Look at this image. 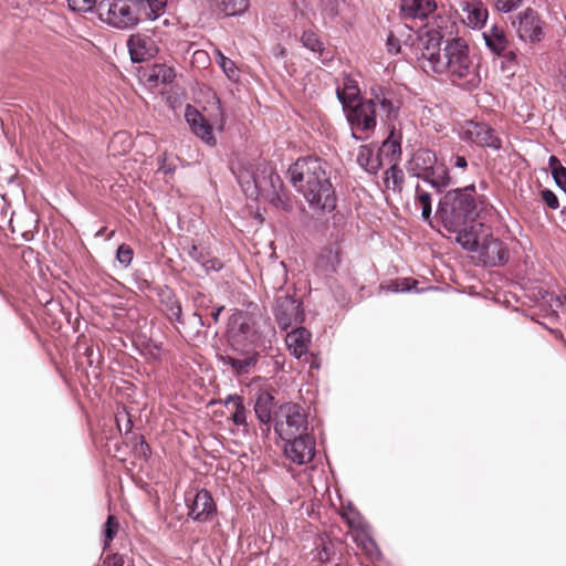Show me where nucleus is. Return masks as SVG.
Here are the masks:
<instances>
[{
  "instance_id": "7",
  "label": "nucleus",
  "mask_w": 566,
  "mask_h": 566,
  "mask_svg": "<svg viewBox=\"0 0 566 566\" xmlns=\"http://www.w3.org/2000/svg\"><path fill=\"white\" fill-rule=\"evenodd\" d=\"M455 29L454 22L439 17V21L436 22L434 27L418 35L417 44H412L415 46V55L418 66L427 74L432 73L436 65H440L439 60L442 56L446 41L451 32H455Z\"/></svg>"
},
{
  "instance_id": "54",
  "label": "nucleus",
  "mask_w": 566,
  "mask_h": 566,
  "mask_svg": "<svg viewBox=\"0 0 566 566\" xmlns=\"http://www.w3.org/2000/svg\"><path fill=\"white\" fill-rule=\"evenodd\" d=\"M193 302L198 308H208L212 303V300L207 298L203 293L197 292V294L193 296Z\"/></svg>"
},
{
  "instance_id": "35",
  "label": "nucleus",
  "mask_w": 566,
  "mask_h": 566,
  "mask_svg": "<svg viewBox=\"0 0 566 566\" xmlns=\"http://www.w3.org/2000/svg\"><path fill=\"white\" fill-rule=\"evenodd\" d=\"M132 444V451L138 459L147 461L151 455V448L142 434H133L129 438Z\"/></svg>"
},
{
  "instance_id": "62",
  "label": "nucleus",
  "mask_w": 566,
  "mask_h": 566,
  "mask_svg": "<svg viewBox=\"0 0 566 566\" xmlns=\"http://www.w3.org/2000/svg\"><path fill=\"white\" fill-rule=\"evenodd\" d=\"M198 323H199V325H200V326H203V327H205V326H207V327H209V324H207V323L203 321L202 316H199Z\"/></svg>"
},
{
  "instance_id": "56",
  "label": "nucleus",
  "mask_w": 566,
  "mask_h": 566,
  "mask_svg": "<svg viewBox=\"0 0 566 566\" xmlns=\"http://www.w3.org/2000/svg\"><path fill=\"white\" fill-rule=\"evenodd\" d=\"M223 310H224L223 305H216L212 307L211 318L213 319L214 323H217L219 321L220 314L223 312Z\"/></svg>"
},
{
  "instance_id": "47",
  "label": "nucleus",
  "mask_w": 566,
  "mask_h": 566,
  "mask_svg": "<svg viewBox=\"0 0 566 566\" xmlns=\"http://www.w3.org/2000/svg\"><path fill=\"white\" fill-rule=\"evenodd\" d=\"M522 3V0H494V6L497 11L503 13H509L515 10L520 4Z\"/></svg>"
},
{
  "instance_id": "45",
  "label": "nucleus",
  "mask_w": 566,
  "mask_h": 566,
  "mask_svg": "<svg viewBox=\"0 0 566 566\" xmlns=\"http://www.w3.org/2000/svg\"><path fill=\"white\" fill-rule=\"evenodd\" d=\"M118 531V523L114 516L109 515L104 524V536H105V546L108 542L113 541Z\"/></svg>"
},
{
  "instance_id": "1",
  "label": "nucleus",
  "mask_w": 566,
  "mask_h": 566,
  "mask_svg": "<svg viewBox=\"0 0 566 566\" xmlns=\"http://www.w3.org/2000/svg\"><path fill=\"white\" fill-rule=\"evenodd\" d=\"M227 337L229 353L219 354L218 360L231 368L235 377L252 371L260 355L271 347V339L259 328L254 318L247 312L235 311L229 318Z\"/></svg>"
},
{
  "instance_id": "19",
  "label": "nucleus",
  "mask_w": 566,
  "mask_h": 566,
  "mask_svg": "<svg viewBox=\"0 0 566 566\" xmlns=\"http://www.w3.org/2000/svg\"><path fill=\"white\" fill-rule=\"evenodd\" d=\"M370 93L373 96L370 99L375 101L376 106L379 105L381 116H385L389 122L398 118L401 101L392 90L377 85L371 87Z\"/></svg>"
},
{
  "instance_id": "57",
  "label": "nucleus",
  "mask_w": 566,
  "mask_h": 566,
  "mask_svg": "<svg viewBox=\"0 0 566 566\" xmlns=\"http://www.w3.org/2000/svg\"><path fill=\"white\" fill-rule=\"evenodd\" d=\"M261 431H262V436L264 438H268L270 431H271V427H272V423H269V424H261Z\"/></svg>"
},
{
  "instance_id": "28",
  "label": "nucleus",
  "mask_w": 566,
  "mask_h": 566,
  "mask_svg": "<svg viewBox=\"0 0 566 566\" xmlns=\"http://www.w3.org/2000/svg\"><path fill=\"white\" fill-rule=\"evenodd\" d=\"M377 153L381 160L387 159L389 163L395 161L396 158L400 156L401 136L400 134L396 136V128L394 125H389L388 136L382 140L381 145L378 147Z\"/></svg>"
},
{
  "instance_id": "15",
  "label": "nucleus",
  "mask_w": 566,
  "mask_h": 566,
  "mask_svg": "<svg viewBox=\"0 0 566 566\" xmlns=\"http://www.w3.org/2000/svg\"><path fill=\"white\" fill-rule=\"evenodd\" d=\"M348 510L353 514V517L348 518V524L356 530L355 542L366 553L370 560L379 559L381 557V552L369 533V525L364 521L355 507L349 505Z\"/></svg>"
},
{
  "instance_id": "61",
  "label": "nucleus",
  "mask_w": 566,
  "mask_h": 566,
  "mask_svg": "<svg viewBox=\"0 0 566 566\" xmlns=\"http://www.w3.org/2000/svg\"><path fill=\"white\" fill-rule=\"evenodd\" d=\"M547 317L549 321L557 319L558 313L556 311H552Z\"/></svg>"
},
{
  "instance_id": "25",
  "label": "nucleus",
  "mask_w": 566,
  "mask_h": 566,
  "mask_svg": "<svg viewBox=\"0 0 566 566\" xmlns=\"http://www.w3.org/2000/svg\"><path fill=\"white\" fill-rule=\"evenodd\" d=\"M208 4L220 18L240 17L249 9L248 0H209Z\"/></svg>"
},
{
  "instance_id": "33",
  "label": "nucleus",
  "mask_w": 566,
  "mask_h": 566,
  "mask_svg": "<svg viewBox=\"0 0 566 566\" xmlns=\"http://www.w3.org/2000/svg\"><path fill=\"white\" fill-rule=\"evenodd\" d=\"M415 192V200L421 206L422 220L430 223L432 214L431 195L423 190L419 184L416 185Z\"/></svg>"
},
{
  "instance_id": "13",
  "label": "nucleus",
  "mask_w": 566,
  "mask_h": 566,
  "mask_svg": "<svg viewBox=\"0 0 566 566\" xmlns=\"http://www.w3.org/2000/svg\"><path fill=\"white\" fill-rule=\"evenodd\" d=\"M463 139L483 148L500 150L502 140L494 128L485 122L467 120L463 127Z\"/></svg>"
},
{
  "instance_id": "51",
  "label": "nucleus",
  "mask_w": 566,
  "mask_h": 566,
  "mask_svg": "<svg viewBox=\"0 0 566 566\" xmlns=\"http://www.w3.org/2000/svg\"><path fill=\"white\" fill-rule=\"evenodd\" d=\"M186 251L188 256L199 264H201L206 258L205 252L199 250L196 244L189 245L188 248H186Z\"/></svg>"
},
{
  "instance_id": "39",
  "label": "nucleus",
  "mask_w": 566,
  "mask_h": 566,
  "mask_svg": "<svg viewBox=\"0 0 566 566\" xmlns=\"http://www.w3.org/2000/svg\"><path fill=\"white\" fill-rule=\"evenodd\" d=\"M217 62L221 70L224 72L228 78L234 80L238 76V67L234 62L223 55L220 50L216 51Z\"/></svg>"
},
{
  "instance_id": "63",
  "label": "nucleus",
  "mask_w": 566,
  "mask_h": 566,
  "mask_svg": "<svg viewBox=\"0 0 566 566\" xmlns=\"http://www.w3.org/2000/svg\"><path fill=\"white\" fill-rule=\"evenodd\" d=\"M115 138H117V139L125 138V139H126V138H127V136H126V134H125V133H117V134L115 135Z\"/></svg>"
},
{
  "instance_id": "12",
  "label": "nucleus",
  "mask_w": 566,
  "mask_h": 566,
  "mask_svg": "<svg viewBox=\"0 0 566 566\" xmlns=\"http://www.w3.org/2000/svg\"><path fill=\"white\" fill-rule=\"evenodd\" d=\"M482 39L489 52L500 57L502 70H513L517 65V53L512 48L506 32L502 27L494 23L482 32Z\"/></svg>"
},
{
  "instance_id": "21",
  "label": "nucleus",
  "mask_w": 566,
  "mask_h": 566,
  "mask_svg": "<svg viewBox=\"0 0 566 566\" xmlns=\"http://www.w3.org/2000/svg\"><path fill=\"white\" fill-rule=\"evenodd\" d=\"M188 516L198 522H206L211 515L217 512L216 503L211 493L206 490H199L192 497L191 503H188Z\"/></svg>"
},
{
  "instance_id": "10",
  "label": "nucleus",
  "mask_w": 566,
  "mask_h": 566,
  "mask_svg": "<svg viewBox=\"0 0 566 566\" xmlns=\"http://www.w3.org/2000/svg\"><path fill=\"white\" fill-rule=\"evenodd\" d=\"M307 429V416L302 406L295 402H286L280 406L274 419V431L282 440H291V437L305 433Z\"/></svg>"
},
{
  "instance_id": "14",
  "label": "nucleus",
  "mask_w": 566,
  "mask_h": 566,
  "mask_svg": "<svg viewBox=\"0 0 566 566\" xmlns=\"http://www.w3.org/2000/svg\"><path fill=\"white\" fill-rule=\"evenodd\" d=\"M273 315L283 331L303 321L301 303L291 295H282L275 298Z\"/></svg>"
},
{
  "instance_id": "49",
  "label": "nucleus",
  "mask_w": 566,
  "mask_h": 566,
  "mask_svg": "<svg viewBox=\"0 0 566 566\" xmlns=\"http://www.w3.org/2000/svg\"><path fill=\"white\" fill-rule=\"evenodd\" d=\"M386 48L390 54H398L400 52V41L395 36L392 32H390L387 36Z\"/></svg>"
},
{
  "instance_id": "36",
  "label": "nucleus",
  "mask_w": 566,
  "mask_h": 566,
  "mask_svg": "<svg viewBox=\"0 0 566 566\" xmlns=\"http://www.w3.org/2000/svg\"><path fill=\"white\" fill-rule=\"evenodd\" d=\"M259 171L268 174V191L265 193L283 189V181L273 167L265 163L259 164Z\"/></svg>"
},
{
  "instance_id": "31",
  "label": "nucleus",
  "mask_w": 566,
  "mask_h": 566,
  "mask_svg": "<svg viewBox=\"0 0 566 566\" xmlns=\"http://www.w3.org/2000/svg\"><path fill=\"white\" fill-rule=\"evenodd\" d=\"M405 180V174L402 169L392 163L389 169L385 171L384 184L386 188L391 189L394 192H401Z\"/></svg>"
},
{
  "instance_id": "44",
  "label": "nucleus",
  "mask_w": 566,
  "mask_h": 566,
  "mask_svg": "<svg viewBox=\"0 0 566 566\" xmlns=\"http://www.w3.org/2000/svg\"><path fill=\"white\" fill-rule=\"evenodd\" d=\"M317 557H318V562L322 565L335 563L334 545L331 542L324 543L323 547L317 553Z\"/></svg>"
},
{
  "instance_id": "34",
  "label": "nucleus",
  "mask_w": 566,
  "mask_h": 566,
  "mask_svg": "<svg viewBox=\"0 0 566 566\" xmlns=\"http://www.w3.org/2000/svg\"><path fill=\"white\" fill-rule=\"evenodd\" d=\"M176 77L174 67L166 64H155L149 75L150 81L161 84H170Z\"/></svg>"
},
{
  "instance_id": "41",
  "label": "nucleus",
  "mask_w": 566,
  "mask_h": 566,
  "mask_svg": "<svg viewBox=\"0 0 566 566\" xmlns=\"http://www.w3.org/2000/svg\"><path fill=\"white\" fill-rule=\"evenodd\" d=\"M337 99L340 102V98L352 105H356L357 101L360 98L359 95V88L356 85H348L344 90L337 88L336 91Z\"/></svg>"
},
{
  "instance_id": "11",
  "label": "nucleus",
  "mask_w": 566,
  "mask_h": 566,
  "mask_svg": "<svg viewBox=\"0 0 566 566\" xmlns=\"http://www.w3.org/2000/svg\"><path fill=\"white\" fill-rule=\"evenodd\" d=\"M511 27L518 40L525 43L536 44L545 36V21L530 7L511 17Z\"/></svg>"
},
{
  "instance_id": "18",
  "label": "nucleus",
  "mask_w": 566,
  "mask_h": 566,
  "mask_svg": "<svg viewBox=\"0 0 566 566\" xmlns=\"http://www.w3.org/2000/svg\"><path fill=\"white\" fill-rule=\"evenodd\" d=\"M185 118L191 132L208 146H216L217 139L209 120L192 105L187 104Z\"/></svg>"
},
{
  "instance_id": "26",
  "label": "nucleus",
  "mask_w": 566,
  "mask_h": 566,
  "mask_svg": "<svg viewBox=\"0 0 566 566\" xmlns=\"http://www.w3.org/2000/svg\"><path fill=\"white\" fill-rule=\"evenodd\" d=\"M274 407V397L268 390H258L254 395V405L253 410L256 419L260 424H269L272 423Z\"/></svg>"
},
{
  "instance_id": "40",
  "label": "nucleus",
  "mask_w": 566,
  "mask_h": 566,
  "mask_svg": "<svg viewBox=\"0 0 566 566\" xmlns=\"http://www.w3.org/2000/svg\"><path fill=\"white\" fill-rule=\"evenodd\" d=\"M264 196L275 208H281L284 211H290L292 209V205L289 202L286 195L283 192V189L265 193Z\"/></svg>"
},
{
  "instance_id": "27",
  "label": "nucleus",
  "mask_w": 566,
  "mask_h": 566,
  "mask_svg": "<svg viewBox=\"0 0 566 566\" xmlns=\"http://www.w3.org/2000/svg\"><path fill=\"white\" fill-rule=\"evenodd\" d=\"M462 11L467 14L465 22L471 29H482L489 18V11L481 0L464 2Z\"/></svg>"
},
{
  "instance_id": "23",
  "label": "nucleus",
  "mask_w": 566,
  "mask_h": 566,
  "mask_svg": "<svg viewBox=\"0 0 566 566\" xmlns=\"http://www.w3.org/2000/svg\"><path fill=\"white\" fill-rule=\"evenodd\" d=\"M223 405L230 412V420L239 428H242L244 433L249 432L248 415L249 411L244 405V398L238 394L228 395Z\"/></svg>"
},
{
  "instance_id": "5",
  "label": "nucleus",
  "mask_w": 566,
  "mask_h": 566,
  "mask_svg": "<svg viewBox=\"0 0 566 566\" xmlns=\"http://www.w3.org/2000/svg\"><path fill=\"white\" fill-rule=\"evenodd\" d=\"M436 216L444 229L457 237L462 232H469L472 224L479 223L475 221L479 216L475 186L469 185L447 191L438 202Z\"/></svg>"
},
{
  "instance_id": "3",
  "label": "nucleus",
  "mask_w": 566,
  "mask_h": 566,
  "mask_svg": "<svg viewBox=\"0 0 566 566\" xmlns=\"http://www.w3.org/2000/svg\"><path fill=\"white\" fill-rule=\"evenodd\" d=\"M439 64L432 74H444L453 85L465 91H473L480 86V63L471 55L468 42L459 36L457 31L449 34Z\"/></svg>"
},
{
  "instance_id": "30",
  "label": "nucleus",
  "mask_w": 566,
  "mask_h": 566,
  "mask_svg": "<svg viewBox=\"0 0 566 566\" xmlns=\"http://www.w3.org/2000/svg\"><path fill=\"white\" fill-rule=\"evenodd\" d=\"M244 187V195L252 199H258L260 196L265 195L268 191V174L259 171V165L255 171H253V178L247 181Z\"/></svg>"
},
{
  "instance_id": "59",
  "label": "nucleus",
  "mask_w": 566,
  "mask_h": 566,
  "mask_svg": "<svg viewBox=\"0 0 566 566\" xmlns=\"http://www.w3.org/2000/svg\"><path fill=\"white\" fill-rule=\"evenodd\" d=\"M554 301L556 303L557 306H562L564 304V302L566 303V295L563 296V300L560 296H555L554 297Z\"/></svg>"
},
{
  "instance_id": "24",
  "label": "nucleus",
  "mask_w": 566,
  "mask_h": 566,
  "mask_svg": "<svg viewBox=\"0 0 566 566\" xmlns=\"http://www.w3.org/2000/svg\"><path fill=\"white\" fill-rule=\"evenodd\" d=\"M285 343L291 354L300 359L308 352L311 333L305 327H295L286 334Z\"/></svg>"
},
{
  "instance_id": "6",
  "label": "nucleus",
  "mask_w": 566,
  "mask_h": 566,
  "mask_svg": "<svg viewBox=\"0 0 566 566\" xmlns=\"http://www.w3.org/2000/svg\"><path fill=\"white\" fill-rule=\"evenodd\" d=\"M455 241L467 251L478 253L484 266H503L510 260V250L504 241L493 237L491 228L484 223L472 224L469 232L455 237Z\"/></svg>"
},
{
  "instance_id": "32",
  "label": "nucleus",
  "mask_w": 566,
  "mask_h": 566,
  "mask_svg": "<svg viewBox=\"0 0 566 566\" xmlns=\"http://www.w3.org/2000/svg\"><path fill=\"white\" fill-rule=\"evenodd\" d=\"M343 0H321V15L324 24L338 23Z\"/></svg>"
},
{
  "instance_id": "58",
  "label": "nucleus",
  "mask_w": 566,
  "mask_h": 566,
  "mask_svg": "<svg viewBox=\"0 0 566 566\" xmlns=\"http://www.w3.org/2000/svg\"><path fill=\"white\" fill-rule=\"evenodd\" d=\"M85 355L87 356L90 364H93V357H94L93 347H86Z\"/></svg>"
},
{
  "instance_id": "42",
  "label": "nucleus",
  "mask_w": 566,
  "mask_h": 566,
  "mask_svg": "<svg viewBox=\"0 0 566 566\" xmlns=\"http://www.w3.org/2000/svg\"><path fill=\"white\" fill-rule=\"evenodd\" d=\"M416 285L417 281L413 279H398L392 281L387 290L394 293H405L416 289Z\"/></svg>"
},
{
  "instance_id": "46",
  "label": "nucleus",
  "mask_w": 566,
  "mask_h": 566,
  "mask_svg": "<svg viewBox=\"0 0 566 566\" xmlns=\"http://www.w3.org/2000/svg\"><path fill=\"white\" fill-rule=\"evenodd\" d=\"M541 199L543 202L552 210H557L559 208V200L556 193L548 189L544 188L539 192Z\"/></svg>"
},
{
  "instance_id": "20",
  "label": "nucleus",
  "mask_w": 566,
  "mask_h": 566,
  "mask_svg": "<svg viewBox=\"0 0 566 566\" xmlns=\"http://www.w3.org/2000/svg\"><path fill=\"white\" fill-rule=\"evenodd\" d=\"M156 294L167 319L172 323L185 324L182 305L174 290L165 284L157 286Z\"/></svg>"
},
{
  "instance_id": "17",
  "label": "nucleus",
  "mask_w": 566,
  "mask_h": 566,
  "mask_svg": "<svg viewBox=\"0 0 566 566\" xmlns=\"http://www.w3.org/2000/svg\"><path fill=\"white\" fill-rule=\"evenodd\" d=\"M127 48L133 63L148 61L158 53L156 41L146 33L132 34L127 40Z\"/></svg>"
},
{
  "instance_id": "37",
  "label": "nucleus",
  "mask_w": 566,
  "mask_h": 566,
  "mask_svg": "<svg viewBox=\"0 0 566 566\" xmlns=\"http://www.w3.org/2000/svg\"><path fill=\"white\" fill-rule=\"evenodd\" d=\"M70 10L78 13L95 12L98 15L101 0H66Z\"/></svg>"
},
{
  "instance_id": "52",
  "label": "nucleus",
  "mask_w": 566,
  "mask_h": 566,
  "mask_svg": "<svg viewBox=\"0 0 566 566\" xmlns=\"http://www.w3.org/2000/svg\"><path fill=\"white\" fill-rule=\"evenodd\" d=\"M135 284H136V287L145 293V292H156V286L153 285V283L150 281H148L147 279H144V277H136L135 279Z\"/></svg>"
},
{
  "instance_id": "43",
  "label": "nucleus",
  "mask_w": 566,
  "mask_h": 566,
  "mask_svg": "<svg viewBox=\"0 0 566 566\" xmlns=\"http://www.w3.org/2000/svg\"><path fill=\"white\" fill-rule=\"evenodd\" d=\"M134 259V251L130 245L122 243L116 250V260L124 268H128Z\"/></svg>"
},
{
  "instance_id": "38",
  "label": "nucleus",
  "mask_w": 566,
  "mask_h": 566,
  "mask_svg": "<svg viewBox=\"0 0 566 566\" xmlns=\"http://www.w3.org/2000/svg\"><path fill=\"white\" fill-rule=\"evenodd\" d=\"M302 44L315 53H322L324 51V44L312 30H305L301 36Z\"/></svg>"
},
{
  "instance_id": "16",
  "label": "nucleus",
  "mask_w": 566,
  "mask_h": 566,
  "mask_svg": "<svg viewBox=\"0 0 566 566\" xmlns=\"http://www.w3.org/2000/svg\"><path fill=\"white\" fill-rule=\"evenodd\" d=\"M284 453L292 462L302 465L313 460L315 455V439L302 433L291 437V440H283Z\"/></svg>"
},
{
  "instance_id": "53",
  "label": "nucleus",
  "mask_w": 566,
  "mask_h": 566,
  "mask_svg": "<svg viewBox=\"0 0 566 566\" xmlns=\"http://www.w3.org/2000/svg\"><path fill=\"white\" fill-rule=\"evenodd\" d=\"M103 566H124V556L120 554L107 555L104 558Z\"/></svg>"
},
{
  "instance_id": "9",
  "label": "nucleus",
  "mask_w": 566,
  "mask_h": 566,
  "mask_svg": "<svg viewBox=\"0 0 566 566\" xmlns=\"http://www.w3.org/2000/svg\"><path fill=\"white\" fill-rule=\"evenodd\" d=\"M343 113L350 128V136L357 142L370 138L377 126V113L374 99H359L349 105L340 98Z\"/></svg>"
},
{
  "instance_id": "29",
  "label": "nucleus",
  "mask_w": 566,
  "mask_h": 566,
  "mask_svg": "<svg viewBox=\"0 0 566 566\" xmlns=\"http://www.w3.org/2000/svg\"><path fill=\"white\" fill-rule=\"evenodd\" d=\"M357 164L367 172L376 175L382 167V160L378 153L374 155L370 145H361L358 148Z\"/></svg>"
},
{
  "instance_id": "64",
  "label": "nucleus",
  "mask_w": 566,
  "mask_h": 566,
  "mask_svg": "<svg viewBox=\"0 0 566 566\" xmlns=\"http://www.w3.org/2000/svg\"><path fill=\"white\" fill-rule=\"evenodd\" d=\"M193 316H195V318L199 319V316H201V315L196 311V312H193Z\"/></svg>"
},
{
  "instance_id": "8",
  "label": "nucleus",
  "mask_w": 566,
  "mask_h": 566,
  "mask_svg": "<svg viewBox=\"0 0 566 566\" xmlns=\"http://www.w3.org/2000/svg\"><path fill=\"white\" fill-rule=\"evenodd\" d=\"M406 170L410 177L421 179L438 193L452 185L448 166L439 163L436 153L427 148H420L412 155L406 165Z\"/></svg>"
},
{
  "instance_id": "50",
  "label": "nucleus",
  "mask_w": 566,
  "mask_h": 566,
  "mask_svg": "<svg viewBox=\"0 0 566 566\" xmlns=\"http://www.w3.org/2000/svg\"><path fill=\"white\" fill-rule=\"evenodd\" d=\"M449 165L453 168L464 170L468 168V159L463 155L452 154L449 158Z\"/></svg>"
},
{
  "instance_id": "2",
  "label": "nucleus",
  "mask_w": 566,
  "mask_h": 566,
  "mask_svg": "<svg viewBox=\"0 0 566 566\" xmlns=\"http://www.w3.org/2000/svg\"><path fill=\"white\" fill-rule=\"evenodd\" d=\"M287 175L313 211L331 213L335 210L337 197L325 160L314 156L298 158L289 167Z\"/></svg>"
},
{
  "instance_id": "55",
  "label": "nucleus",
  "mask_w": 566,
  "mask_h": 566,
  "mask_svg": "<svg viewBox=\"0 0 566 566\" xmlns=\"http://www.w3.org/2000/svg\"><path fill=\"white\" fill-rule=\"evenodd\" d=\"M253 178V170H249V169H245V170H242L238 174L237 176V180L238 182L240 184L241 188H242V191L244 192V187H245V182L247 181H250L252 180Z\"/></svg>"
},
{
  "instance_id": "48",
  "label": "nucleus",
  "mask_w": 566,
  "mask_h": 566,
  "mask_svg": "<svg viewBox=\"0 0 566 566\" xmlns=\"http://www.w3.org/2000/svg\"><path fill=\"white\" fill-rule=\"evenodd\" d=\"M201 266L206 273L219 272L223 268V262L218 258L206 259L202 261Z\"/></svg>"
},
{
  "instance_id": "4",
  "label": "nucleus",
  "mask_w": 566,
  "mask_h": 566,
  "mask_svg": "<svg viewBox=\"0 0 566 566\" xmlns=\"http://www.w3.org/2000/svg\"><path fill=\"white\" fill-rule=\"evenodd\" d=\"M168 0H101L98 19L118 30H133L140 22L165 13Z\"/></svg>"
},
{
  "instance_id": "22",
  "label": "nucleus",
  "mask_w": 566,
  "mask_h": 566,
  "mask_svg": "<svg viewBox=\"0 0 566 566\" xmlns=\"http://www.w3.org/2000/svg\"><path fill=\"white\" fill-rule=\"evenodd\" d=\"M437 10L436 0H400L401 18L424 21Z\"/></svg>"
},
{
  "instance_id": "60",
  "label": "nucleus",
  "mask_w": 566,
  "mask_h": 566,
  "mask_svg": "<svg viewBox=\"0 0 566 566\" xmlns=\"http://www.w3.org/2000/svg\"><path fill=\"white\" fill-rule=\"evenodd\" d=\"M132 428H133L132 420H130V419H127V421H126V428H125V433H126V434L130 433Z\"/></svg>"
}]
</instances>
